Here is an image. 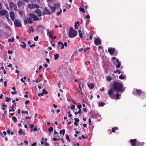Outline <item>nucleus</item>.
I'll return each mask as SVG.
<instances>
[{
  "instance_id": "f257e3e1",
  "label": "nucleus",
  "mask_w": 146,
  "mask_h": 146,
  "mask_svg": "<svg viewBox=\"0 0 146 146\" xmlns=\"http://www.w3.org/2000/svg\"><path fill=\"white\" fill-rule=\"evenodd\" d=\"M113 88L115 91L120 92H123L125 89L122 84L117 82L114 83Z\"/></svg>"
},
{
  "instance_id": "f03ea898",
  "label": "nucleus",
  "mask_w": 146,
  "mask_h": 146,
  "mask_svg": "<svg viewBox=\"0 0 146 146\" xmlns=\"http://www.w3.org/2000/svg\"><path fill=\"white\" fill-rule=\"evenodd\" d=\"M133 94L134 95H138L141 97V98L143 99L145 98V94L143 92H142L140 90L137 89H134L133 90Z\"/></svg>"
},
{
  "instance_id": "7ed1b4c3",
  "label": "nucleus",
  "mask_w": 146,
  "mask_h": 146,
  "mask_svg": "<svg viewBox=\"0 0 146 146\" xmlns=\"http://www.w3.org/2000/svg\"><path fill=\"white\" fill-rule=\"evenodd\" d=\"M77 32L72 27L70 29L68 37L70 38H73L76 36Z\"/></svg>"
},
{
  "instance_id": "20e7f679",
  "label": "nucleus",
  "mask_w": 146,
  "mask_h": 146,
  "mask_svg": "<svg viewBox=\"0 0 146 146\" xmlns=\"http://www.w3.org/2000/svg\"><path fill=\"white\" fill-rule=\"evenodd\" d=\"M33 14H29L27 16V19H25L24 22L25 23L27 24L28 23H32L33 22Z\"/></svg>"
},
{
  "instance_id": "39448f33",
  "label": "nucleus",
  "mask_w": 146,
  "mask_h": 146,
  "mask_svg": "<svg viewBox=\"0 0 146 146\" xmlns=\"http://www.w3.org/2000/svg\"><path fill=\"white\" fill-rule=\"evenodd\" d=\"M108 94L112 99H114L115 97V93L113 89H109L108 92Z\"/></svg>"
},
{
  "instance_id": "423d86ee",
  "label": "nucleus",
  "mask_w": 146,
  "mask_h": 146,
  "mask_svg": "<svg viewBox=\"0 0 146 146\" xmlns=\"http://www.w3.org/2000/svg\"><path fill=\"white\" fill-rule=\"evenodd\" d=\"M28 7L30 9L37 8L38 9L40 7V6L36 4H29L28 5Z\"/></svg>"
},
{
  "instance_id": "0eeeda50",
  "label": "nucleus",
  "mask_w": 146,
  "mask_h": 146,
  "mask_svg": "<svg viewBox=\"0 0 146 146\" xmlns=\"http://www.w3.org/2000/svg\"><path fill=\"white\" fill-rule=\"evenodd\" d=\"M112 59L113 60H115V62H117L118 64L117 65L115 64L116 66V68H119L121 66V63L119 62V60L118 59L116 58L115 57H113L112 58Z\"/></svg>"
},
{
  "instance_id": "6e6552de",
  "label": "nucleus",
  "mask_w": 146,
  "mask_h": 146,
  "mask_svg": "<svg viewBox=\"0 0 146 146\" xmlns=\"http://www.w3.org/2000/svg\"><path fill=\"white\" fill-rule=\"evenodd\" d=\"M9 6L10 9H13L15 10H17V6L13 2H11L10 3Z\"/></svg>"
},
{
  "instance_id": "1a4fd4ad",
  "label": "nucleus",
  "mask_w": 146,
  "mask_h": 146,
  "mask_svg": "<svg viewBox=\"0 0 146 146\" xmlns=\"http://www.w3.org/2000/svg\"><path fill=\"white\" fill-rule=\"evenodd\" d=\"M14 25L16 27H20L21 26L20 21L19 20L16 19L14 21Z\"/></svg>"
},
{
  "instance_id": "9d476101",
  "label": "nucleus",
  "mask_w": 146,
  "mask_h": 146,
  "mask_svg": "<svg viewBox=\"0 0 146 146\" xmlns=\"http://www.w3.org/2000/svg\"><path fill=\"white\" fill-rule=\"evenodd\" d=\"M94 43L96 45H100L101 44V41L99 38H96L94 40Z\"/></svg>"
},
{
  "instance_id": "9b49d317",
  "label": "nucleus",
  "mask_w": 146,
  "mask_h": 146,
  "mask_svg": "<svg viewBox=\"0 0 146 146\" xmlns=\"http://www.w3.org/2000/svg\"><path fill=\"white\" fill-rule=\"evenodd\" d=\"M130 142L132 146H135L136 145V139H130Z\"/></svg>"
},
{
  "instance_id": "f8f14e48",
  "label": "nucleus",
  "mask_w": 146,
  "mask_h": 146,
  "mask_svg": "<svg viewBox=\"0 0 146 146\" xmlns=\"http://www.w3.org/2000/svg\"><path fill=\"white\" fill-rule=\"evenodd\" d=\"M108 51L111 55H112L114 52L115 49L112 48H109L108 49Z\"/></svg>"
},
{
  "instance_id": "ddd939ff",
  "label": "nucleus",
  "mask_w": 146,
  "mask_h": 146,
  "mask_svg": "<svg viewBox=\"0 0 146 146\" xmlns=\"http://www.w3.org/2000/svg\"><path fill=\"white\" fill-rule=\"evenodd\" d=\"M35 12L38 16H42V13L40 10L39 9H37L35 11Z\"/></svg>"
},
{
  "instance_id": "4468645a",
  "label": "nucleus",
  "mask_w": 146,
  "mask_h": 146,
  "mask_svg": "<svg viewBox=\"0 0 146 146\" xmlns=\"http://www.w3.org/2000/svg\"><path fill=\"white\" fill-rule=\"evenodd\" d=\"M10 17L11 20L13 21H14L15 20V14L13 12H11L10 13Z\"/></svg>"
},
{
  "instance_id": "2eb2a0df",
  "label": "nucleus",
  "mask_w": 146,
  "mask_h": 146,
  "mask_svg": "<svg viewBox=\"0 0 146 146\" xmlns=\"http://www.w3.org/2000/svg\"><path fill=\"white\" fill-rule=\"evenodd\" d=\"M58 44L59 45L58 48L60 49H63L64 48V45L63 43L61 42H60L58 43Z\"/></svg>"
},
{
  "instance_id": "dca6fc26",
  "label": "nucleus",
  "mask_w": 146,
  "mask_h": 146,
  "mask_svg": "<svg viewBox=\"0 0 146 146\" xmlns=\"http://www.w3.org/2000/svg\"><path fill=\"white\" fill-rule=\"evenodd\" d=\"M7 13L6 10H2L0 11V14L1 15L3 16L6 15Z\"/></svg>"
},
{
  "instance_id": "f3484780",
  "label": "nucleus",
  "mask_w": 146,
  "mask_h": 146,
  "mask_svg": "<svg viewBox=\"0 0 146 146\" xmlns=\"http://www.w3.org/2000/svg\"><path fill=\"white\" fill-rule=\"evenodd\" d=\"M47 35H48L49 37L52 38L53 36L52 35V34L53 33H52V32H50L49 31L48 29H47Z\"/></svg>"
},
{
  "instance_id": "a211bd4d",
  "label": "nucleus",
  "mask_w": 146,
  "mask_h": 146,
  "mask_svg": "<svg viewBox=\"0 0 146 146\" xmlns=\"http://www.w3.org/2000/svg\"><path fill=\"white\" fill-rule=\"evenodd\" d=\"M18 133H19V135H21L22 134L24 135L25 134L24 131H23V129H21L19 130L18 131Z\"/></svg>"
},
{
  "instance_id": "6ab92c4d",
  "label": "nucleus",
  "mask_w": 146,
  "mask_h": 146,
  "mask_svg": "<svg viewBox=\"0 0 146 146\" xmlns=\"http://www.w3.org/2000/svg\"><path fill=\"white\" fill-rule=\"evenodd\" d=\"M87 85L89 88L91 89H93L94 87V85L93 83H88Z\"/></svg>"
},
{
  "instance_id": "aec40b11",
  "label": "nucleus",
  "mask_w": 146,
  "mask_h": 146,
  "mask_svg": "<svg viewBox=\"0 0 146 146\" xmlns=\"http://www.w3.org/2000/svg\"><path fill=\"white\" fill-rule=\"evenodd\" d=\"M33 21H39V19L38 17L36 16L34 14H33Z\"/></svg>"
},
{
  "instance_id": "412c9836",
  "label": "nucleus",
  "mask_w": 146,
  "mask_h": 146,
  "mask_svg": "<svg viewBox=\"0 0 146 146\" xmlns=\"http://www.w3.org/2000/svg\"><path fill=\"white\" fill-rule=\"evenodd\" d=\"M20 45L24 49L26 48V45L25 42H22Z\"/></svg>"
},
{
  "instance_id": "4be33fe9",
  "label": "nucleus",
  "mask_w": 146,
  "mask_h": 146,
  "mask_svg": "<svg viewBox=\"0 0 146 146\" xmlns=\"http://www.w3.org/2000/svg\"><path fill=\"white\" fill-rule=\"evenodd\" d=\"M75 122L74 124L76 125H77L78 124V123L79 122V119L78 118H74Z\"/></svg>"
},
{
  "instance_id": "5701e85b",
  "label": "nucleus",
  "mask_w": 146,
  "mask_h": 146,
  "mask_svg": "<svg viewBox=\"0 0 146 146\" xmlns=\"http://www.w3.org/2000/svg\"><path fill=\"white\" fill-rule=\"evenodd\" d=\"M79 22L78 21L76 22L75 23V25H74V28L75 29H78V27L79 26Z\"/></svg>"
},
{
  "instance_id": "b1692460",
  "label": "nucleus",
  "mask_w": 146,
  "mask_h": 146,
  "mask_svg": "<svg viewBox=\"0 0 146 146\" xmlns=\"http://www.w3.org/2000/svg\"><path fill=\"white\" fill-rule=\"evenodd\" d=\"M6 132L4 131L3 133L2 132L0 133V136H1L2 137H3L5 136L6 135Z\"/></svg>"
},
{
  "instance_id": "393cba45",
  "label": "nucleus",
  "mask_w": 146,
  "mask_h": 146,
  "mask_svg": "<svg viewBox=\"0 0 146 146\" xmlns=\"http://www.w3.org/2000/svg\"><path fill=\"white\" fill-rule=\"evenodd\" d=\"M24 3L21 1H20L17 3V5L19 7H20Z\"/></svg>"
},
{
  "instance_id": "a878e982",
  "label": "nucleus",
  "mask_w": 146,
  "mask_h": 146,
  "mask_svg": "<svg viewBox=\"0 0 146 146\" xmlns=\"http://www.w3.org/2000/svg\"><path fill=\"white\" fill-rule=\"evenodd\" d=\"M44 10H45V13L47 14H48H48H49L50 13V11H49L48 9H47V8L46 7H45L44 9Z\"/></svg>"
},
{
  "instance_id": "bb28decb",
  "label": "nucleus",
  "mask_w": 146,
  "mask_h": 146,
  "mask_svg": "<svg viewBox=\"0 0 146 146\" xmlns=\"http://www.w3.org/2000/svg\"><path fill=\"white\" fill-rule=\"evenodd\" d=\"M65 130L64 129L61 130L60 131V134H62V135L63 136L64 134H65Z\"/></svg>"
},
{
  "instance_id": "cd10ccee",
  "label": "nucleus",
  "mask_w": 146,
  "mask_h": 146,
  "mask_svg": "<svg viewBox=\"0 0 146 146\" xmlns=\"http://www.w3.org/2000/svg\"><path fill=\"white\" fill-rule=\"evenodd\" d=\"M108 82H110L112 80V78L110 76H108L106 78Z\"/></svg>"
},
{
  "instance_id": "c85d7f7f",
  "label": "nucleus",
  "mask_w": 146,
  "mask_h": 146,
  "mask_svg": "<svg viewBox=\"0 0 146 146\" xmlns=\"http://www.w3.org/2000/svg\"><path fill=\"white\" fill-rule=\"evenodd\" d=\"M29 31L31 33H33L34 31V29L32 26L29 29Z\"/></svg>"
},
{
  "instance_id": "c756f323",
  "label": "nucleus",
  "mask_w": 146,
  "mask_h": 146,
  "mask_svg": "<svg viewBox=\"0 0 146 146\" xmlns=\"http://www.w3.org/2000/svg\"><path fill=\"white\" fill-rule=\"evenodd\" d=\"M15 40L14 38V37H13L12 39H8V42H13Z\"/></svg>"
},
{
  "instance_id": "7c9ffc66",
  "label": "nucleus",
  "mask_w": 146,
  "mask_h": 146,
  "mask_svg": "<svg viewBox=\"0 0 146 146\" xmlns=\"http://www.w3.org/2000/svg\"><path fill=\"white\" fill-rule=\"evenodd\" d=\"M54 59L55 60H56L57 59H58L59 57V54H55L54 55Z\"/></svg>"
},
{
  "instance_id": "2f4dec72",
  "label": "nucleus",
  "mask_w": 146,
  "mask_h": 146,
  "mask_svg": "<svg viewBox=\"0 0 146 146\" xmlns=\"http://www.w3.org/2000/svg\"><path fill=\"white\" fill-rule=\"evenodd\" d=\"M78 32H79V37L80 38H82V33L81 32V30H79Z\"/></svg>"
},
{
  "instance_id": "473e14b6",
  "label": "nucleus",
  "mask_w": 146,
  "mask_h": 146,
  "mask_svg": "<svg viewBox=\"0 0 146 146\" xmlns=\"http://www.w3.org/2000/svg\"><path fill=\"white\" fill-rule=\"evenodd\" d=\"M115 95L116 96V99L117 100L119 99V96H121V94H119L118 93H115Z\"/></svg>"
},
{
  "instance_id": "72a5a7b5",
  "label": "nucleus",
  "mask_w": 146,
  "mask_h": 146,
  "mask_svg": "<svg viewBox=\"0 0 146 146\" xmlns=\"http://www.w3.org/2000/svg\"><path fill=\"white\" fill-rule=\"evenodd\" d=\"M119 79H120L121 80H122L124 78L125 76L124 75H123L122 74H121L119 76Z\"/></svg>"
},
{
  "instance_id": "f704fd0d",
  "label": "nucleus",
  "mask_w": 146,
  "mask_h": 146,
  "mask_svg": "<svg viewBox=\"0 0 146 146\" xmlns=\"http://www.w3.org/2000/svg\"><path fill=\"white\" fill-rule=\"evenodd\" d=\"M42 92L44 94H46L48 93V92L46 91L45 89H43Z\"/></svg>"
},
{
  "instance_id": "c9c22d12",
  "label": "nucleus",
  "mask_w": 146,
  "mask_h": 146,
  "mask_svg": "<svg viewBox=\"0 0 146 146\" xmlns=\"http://www.w3.org/2000/svg\"><path fill=\"white\" fill-rule=\"evenodd\" d=\"M16 104H15V105L14 104H13L11 108L13 111H15V109H14V107H16Z\"/></svg>"
},
{
  "instance_id": "e433bc0d",
  "label": "nucleus",
  "mask_w": 146,
  "mask_h": 146,
  "mask_svg": "<svg viewBox=\"0 0 146 146\" xmlns=\"http://www.w3.org/2000/svg\"><path fill=\"white\" fill-rule=\"evenodd\" d=\"M37 128H31L30 131L32 132L33 131H38Z\"/></svg>"
},
{
  "instance_id": "4c0bfd02",
  "label": "nucleus",
  "mask_w": 146,
  "mask_h": 146,
  "mask_svg": "<svg viewBox=\"0 0 146 146\" xmlns=\"http://www.w3.org/2000/svg\"><path fill=\"white\" fill-rule=\"evenodd\" d=\"M12 119L15 123L17 121V119L14 116L13 117Z\"/></svg>"
},
{
  "instance_id": "58836bf2",
  "label": "nucleus",
  "mask_w": 146,
  "mask_h": 146,
  "mask_svg": "<svg viewBox=\"0 0 146 146\" xmlns=\"http://www.w3.org/2000/svg\"><path fill=\"white\" fill-rule=\"evenodd\" d=\"M105 104V103L104 102H100L99 104V106H102Z\"/></svg>"
},
{
  "instance_id": "ea45409f",
  "label": "nucleus",
  "mask_w": 146,
  "mask_h": 146,
  "mask_svg": "<svg viewBox=\"0 0 146 146\" xmlns=\"http://www.w3.org/2000/svg\"><path fill=\"white\" fill-rule=\"evenodd\" d=\"M51 10L52 12H53L55 10V7H50Z\"/></svg>"
},
{
  "instance_id": "a19ab883",
  "label": "nucleus",
  "mask_w": 146,
  "mask_h": 146,
  "mask_svg": "<svg viewBox=\"0 0 146 146\" xmlns=\"http://www.w3.org/2000/svg\"><path fill=\"white\" fill-rule=\"evenodd\" d=\"M66 140L68 141L69 142L70 141V139L68 135H67L66 136Z\"/></svg>"
},
{
  "instance_id": "79ce46f5",
  "label": "nucleus",
  "mask_w": 146,
  "mask_h": 146,
  "mask_svg": "<svg viewBox=\"0 0 146 146\" xmlns=\"http://www.w3.org/2000/svg\"><path fill=\"white\" fill-rule=\"evenodd\" d=\"M62 12V10L61 9H60V11L57 12V13H56V15L57 16L59 15H60Z\"/></svg>"
},
{
  "instance_id": "37998d69",
  "label": "nucleus",
  "mask_w": 146,
  "mask_h": 146,
  "mask_svg": "<svg viewBox=\"0 0 146 146\" xmlns=\"http://www.w3.org/2000/svg\"><path fill=\"white\" fill-rule=\"evenodd\" d=\"M11 100L10 98H5V101L7 102H9Z\"/></svg>"
},
{
  "instance_id": "c03bdc74",
  "label": "nucleus",
  "mask_w": 146,
  "mask_h": 146,
  "mask_svg": "<svg viewBox=\"0 0 146 146\" xmlns=\"http://www.w3.org/2000/svg\"><path fill=\"white\" fill-rule=\"evenodd\" d=\"M7 107V106L5 105V104H3V110H5L6 109V108Z\"/></svg>"
},
{
  "instance_id": "a18cd8bd",
  "label": "nucleus",
  "mask_w": 146,
  "mask_h": 146,
  "mask_svg": "<svg viewBox=\"0 0 146 146\" xmlns=\"http://www.w3.org/2000/svg\"><path fill=\"white\" fill-rule=\"evenodd\" d=\"M54 135L55 134H57L56 135H55V137H57L56 135H57V136L58 135V134L55 130H54Z\"/></svg>"
},
{
  "instance_id": "49530a36",
  "label": "nucleus",
  "mask_w": 146,
  "mask_h": 146,
  "mask_svg": "<svg viewBox=\"0 0 146 146\" xmlns=\"http://www.w3.org/2000/svg\"><path fill=\"white\" fill-rule=\"evenodd\" d=\"M23 12L21 11H19V14L20 16H21L23 14Z\"/></svg>"
},
{
  "instance_id": "de8ad7c7",
  "label": "nucleus",
  "mask_w": 146,
  "mask_h": 146,
  "mask_svg": "<svg viewBox=\"0 0 146 146\" xmlns=\"http://www.w3.org/2000/svg\"><path fill=\"white\" fill-rule=\"evenodd\" d=\"M78 90L79 92V94H82V91L81 89V88H80V89H79L78 88Z\"/></svg>"
},
{
  "instance_id": "09e8293b",
  "label": "nucleus",
  "mask_w": 146,
  "mask_h": 146,
  "mask_svg": "<svg viewBox=\"0 0 146 146\" xmlns=\"http://www.w3.org/2000/svg\"><path fill=\"white\" fill-rule=\"evenodd\" d=\"M70 106H71L70 108L72 110L74 109L75 108V107L74 105H71Z\"/></svg>"
},
{
  "instance_id": "8fccbe9b",
  "label": "nucleus",
  "mask_w": 146,
  "mask_h": 146,
  "mask_svg": "<svg viewBox=\"0 0 146 146\" xmlns=\"http://www.w3.org/2000/svg\"><path fill=\"white\" fill-rule=\"evenodd\" d=\"M79 105H78L77 106V107L78 109H81V108H82V106L81 104L79 103Z\"/></svg>"
},
{
  "instance_id": "3c124183",
  "label": "nucleus",
  "mask_w": 146,
  "mask_h": 146,
  "mask_svg": "<svg viewBox=\"0 0 146 146\" xmlns=\"http://www.w3.org/2000/svg\"><path fill=\"white\" fill-rule=\"evenodd\" d=\"M121 71H119L118 70H116L115 71H114V72L115 73H118L119 74H120V73H121Z\"/></svg>"
},
{
  "instance_id": "603ef678",
  "label": "nucleus",
  "mask_w": 146,
  "mask_h": 146,
  "mask_svg": "<svg viewBox=\"0 0 146 146\" xmlns=\"http://www.w3.org/2000/svg\"><path fill=\"white\" fill-rule=\"evenodd\" d=\"M90 49V47L87 48H84V51L85 52H86L87 50H88Z\"/></svg>"
},
{
  "instance_id": "864d4df0",
  "label": "nucleus",
  "mask_w": 146,
  "mask_h": 146,
  "mask_svg": "<svg viewBox=\"0 0 146 146\" xmlns=\"http://www.w3.org/2000/svg\"><path fill=\"white\" fill-rule=\"evenodd\" d=\"M38 36H36L34 38V40L35 41H37L38 40Z\"/></svg>"
},
{
  "instance_id": "5fc2aeb1",
  "label": "nucleus",
  "mask_w": 146,
  "mask_h": 146,
  "mask_svg": "<svg viewBox=\"0 0 146 146\" xmlns=\"http://www.w3.org/2000/svg\"><path fill=\"white\" fill-rule=\"evenodd\" d=\"M93 36V34H90V36L89 37V38L90 40H92V37Z\"/></svg>"
},
{
  "instance_id": "6e6d98bb",
  "label": "nucleus",
  "mask_w": 146,
  "mask_h": 146,
  "mask_svg": "<svg viewBox=\"0 0 146 146\" xmlns=\"http://www.w3.org/2000/svg\"><path fill=\"white\" fill-rule=\"evenodd\" d=\"M43 94H44L43 92L42 93H38V96L39 97L42 96H43Z\"/></svg>"
},
{
  "instance_id": "4d7b16f0",
  "label": "nucleus",
  "mask_w": 146,
  "mask_h": 146,
  "mask_svg": "<svg viewBox=\"0 0 146 146\" xmlns=\"http://www.w3.org/2000/svg\"><path fill=\"white\" fill-rule=\"evenodd\" d=\"M115 129H117L118 128H112L111 131L112 132L114 133L115 132Z\"/></svg>"
},
{
  "instance_id": "13d9d810",
  "label": "nucleus",
  "mask_w": 146,
  "mask_h": 146,
  "mask_svg": "<svg viewBox=\"0 0 146 146\" xmlns=\"http://www.w3.org/2000/svg\"><path fill=\"white\" fill-rule=\"evenodd\" d=\"M30 102V101L29 100L26 101L25 102V105H27L28 104H29Z\"/></svg>"
},
{
  "instance_id": "bf43d9fd",
  "label": "nucleus",
  "mask_w": 146,
  "mask_h": 146,
  "mask_svg": "<svg viewBox=\"0 0 146 146\" xmlns=\"http://www.w3.org/2000/svg\"><path fill=\"white\" fill-rule=\"evenodd\" d=\"M53 140L54 141H58V140H59V139H57L56 138H53Z\"/></svg>"
},
{
  "instance_id": "052dcab7",
  "label": "nucleus",
  "mask_w": 146,
  "mask_h": 146,
  "mask_svg": "<svg viewBox=\"0 0 146 146\" xmlns=\"http://www.w3.org/2000/svg\"><path fill=\"white\" fill-rule=\"evenodd\" d=\"M36 144V142H35L32 144L31 146H35Z\"/></svg>"
},
{
  "instance_id": "680f3d73",
  "label": "nucleus",
  "mask_w": 146,
  "mask_h": 146,
  "mask_svg": "<svg viewBox=\"0 0 146 146\" xmlns=\"http://www.w3.org/2000/svg\"><path fill=\"white\" fill-rule=\"evenodd\" d=\"M45 146H49V144L46 142H45Z\"/></svg>"
},
{
  "instance_id": "e2e57ef3",
  "label": "nucleus",
  "mask_w": 146,
  "mask_h": 146,
  "mask_svg": "<svg viewBox=\"0 0 146 146\" xmlns=\"http://www.w3.org/2000/svg\"><path fill=\"white\" fill-rule=\"evenodd\" d=\"M17 93L16 92V91H15L14 92H11V94H17Z\"/></svg>"
},
{
  "instance_id": "0e129e2a",
  "label": "nucleus",
  "mask_w": 146,
  "mask_h": 146,
  "mask_svg": "<svg viewBox=\"0 0 146 146\" xmlns=\"http://www.w3.org/2000/svg\"><path fill=\"white\" fill-rule=\"evenodd\" d=\"M86 18L87 19H90V16H89V15H87L86 16Z\"/></svg>"
},
{
  "instance_id": "69168bd1",
  "label": "nucleus",
  "mask_w": 146,
  "mask_h": 146,
  "mask_svg": "<svg viewBox=\"0 0 146 146\" xmlns=\"http://www.w3.org/2000/svg\"><path fill=\"white\" fill-rule=\"evenodd\" d=\"M49 131L50 132L53 130V128H48Z\"/></svg>"
},
{
  "instance_id": "338daca9",
  "label": "nucleus",
  "mask_w": 146,
  "mask_h": 146,
  "mask_svg": "<svg viewBox=\"0 0 146 146\" xmlns=\"http://www.w3.org/2000/svg\"><path fill=\"white\" fill-rule=\"evenodd\" d=\"M82 138H83L84 139H85V138L87 139L88 138L87 136L85 137L84 135H82Z\"/></svg>"
},
{
  "instance_id": "774afa93",
  "label": "nucleus",
  "mask_w": 146,
  "mask_h": 146,
  "mask_svg": "<svg viewBox=\"0 0 146 146\" xmlns=\"http://www.w3.org/2000/svg\"><path fill=\"white\" fill-rule=\"evenodd\" d=\"M25 113L27 114L28 113V112L27 111H22V113Z\"/></svg>"
}]
</instances>
